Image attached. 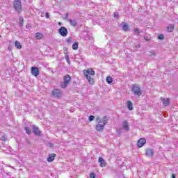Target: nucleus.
<instances>
[{
    "instance_id": "obj_23",
    "label": "nucleus",
    "mask_w": 178,
    "mask_h": 178,
    "mask_svg": "<svg viewBox=\"0 0 178 178\" xmlns=\"http://www.w3.org/2000/svg\"><path fill=\"white\" fill-rule=\"evenodd\" d=\"M24 130L27 134H31V129L28 127H25Z\"/></svg>"
},
{
    "instance_id": "obj_38",
    "label": "nucleus",
    "mask_w": 178,
    "mask_h": 178,
    "mask_svg": "<svg viewBox=\"0 0 178 178\" xmlns=\"http://www.w3.org/2000/svg\"><path fill=\"white\" fill-rule=\"evenodd\" d=\"M145 40H146V41H148V38H146Z\"/></svg>"
},
{
    "instance_id": "obj_2",
    "label": "nucleus",
    "mask_w": 178,
    "mask_h": 178,
    "mask_svg": "<svg viewBox=\"0 0 178 178\" xmlns=\"http://www.w3.org/2000/svg\"><path fill=\"white\" fill-rule=\"evenodd\" d=\"M83 74L86 79L88 81L90 84L94 85L95 81L92 76H95V71L92 70L91 68L83 70Z\"/></svg>"
},
{
    "instance_id": "obj_18",
    "label": "nucleus",
    "mask_w": 178,
    "mask_h": 178,
    "mask_svg": "<svg viewBox=\"0 0 178 178\" xmlns=\"http://www.w3.org/2000/svg\"><path fill=\"white\" fill-rule=\"evenodd\" d=\"M127 108L129 111H133V103L130 101L127 102Z\"/></svg>"
},
{
    "instance_id": "obj_30",
    "label": "nucleus",
    "mask_w": 178,
    "mask_h": 178,
    "mask_svg": "<svg viewBox=\"0 0 178 178\" xmlns=\"http://www.w3.org/2000/svg\"><path fill=\"white\" fill-rule=\"evenodd\" d=\"M90 178H95V173L91 172V173L90 174Z\"/></svg>"
},
{
    "instance_id": "obj_24",
    "label": "nucleus",
    "mask_w": 178,
    "mask_h": 178,
    "mask_svg": "<svg viewBox=\"0 0 178 178\" xmlns=\"http://www.w3.org/2000/svg\"><path fill=\"white\" fill-rule=\"evenodd\" d=\"M79 49V43H74L72 44V49H74L75 51Z\"/></svg>"
},
{
    "instance_id": "obj_7",
    "label": "nucleus",
    "mask_w": 178,
    "mask_h": 178,
    "mask_svg": "<svg viewBox=\"0 0 178 178\" xmlns=\"http://www.w3.org/2000/svg\"><path fill=\"white\" fill-rule=\"evenodd\" d=\"M52 95H53V97H55L56 98H59L62 95V92H60V90H59V89H54L52 91Z\"/></svg>"
},
{
    "instance_id": "obj_14",
    "label": "nucleus",
    "mask_w": 178,
    "mask_h": 178,
    "mask_svg": "<svg viewBox=\"0 0 178 178\" xmlns=\"http://www.w3.org/2000/svg\"><path fill=\"white\" fill-rule=\"evenodd\" d=\"M55 156H56V154H49V157L47 158V162H52L55 159Z\"/></svg>"
},
{
    "instance_id": "obj_10",
    "label": "nucleus",
    "mask_w": 178,
    "mask_h": 178,
    "mask_svg": "<svg viewBox=\"0 0 178 178\" xmlns=\"http://www.w3.org/2000/svg\"><path fill=\"white\" fill-rule=\"evenodd\" d=\"M146 156H149V158H152L154 156V150L152 149H146Z\"/></svg>"
},
{
    "instance_id": "obj_32",
    "label": "nucleus",
    "mask_w": 178,
    "mask_h": 178,
    "mask_svg": "<svg viewBox=\"0 0 178 178\" xmlns=\"http://www.w3.org/2000/svg\"><path fill=\"white\" fill-rule=\"evenodd\" d=\"M134 33H135L136 34H138V33H140V31H138V29L135 28V29H134Z\"/></svg>"
},
{
    "instance_id": "obj_39",
    "label": "nucleus",
    "mask_w": 178,
    "mask_h": 178,
    "mask_svg": "<svg viewBox=\"0 0 178 178\" xmlns=\"http://www.w3.org/2000/svg\"><path fill=\"white\" fill-rule=\"evenodd\" d=\"M145 40H146V41H148V38H146Z\"/></svg>"
},
{
    "instance_id": "obj_33",
    "label": "nucleus",
    "mask_w": 178,
    "mask_h": 178,
    "mask_svg": "<svg viewBox=\"0 0 178 178\" xmlns=\"http://www.w3.org/2000/svg\"><path fill=\"white\" fill-rule=\"evenodd\" d=\"M67 44H70V42H72V38H69L68 39H67Z\"/></svg>"
},
{
    "instance_id": "obj_31",
    "label": "nucleus",
    "mask_w": 178,
    "mask_h": 178,
    "mask_svg": "<svg viewBox=\"0 0 178 178\" xmlns=\"http://www.w3.org/2000/svg\"><path fill=\"white\" fill-rule=\"evenodd\" d=\"M114 17H115L116 19L119 18V13H118L117 12L114 13Z\"/></svg>"
},
{
    "instance_id": "obj_22",
    "label": "nucleus",
    "mask_w": 178,
    "mask_h": 178,
    "mask_svg": "<svg viewBox=\"0 0 178 178\" xmlns=\"http://www.w3.org/2000/svg\"><path fill=\"white\" fill-rule=\"evenodd\" d=\"M15 47L17 49H22V44H20V42L17 40L15 42Z\"/></svg>"
},
{
    "instance_id": "obj_25",
    "label": "nucleus",
    "mask_w": 178,
    "mask_h": 178,
    "mask_svg": "<svg viewBox=\"0 0 178 178\" xmlns=\"http://www.w3.org/2000/svg\"><path fill=\"white\" fill-rule=\"evenodd\" d=\"M0 140L1 141H6L8 140V137L5 135L2 136L0 137Z\"/></svg>"
},
{
    "instance_id": "obj_13",
    "label": "nucleus",
    "mask_w": 178,
    "mask_h": 178,
    "mask_svg": "<svg viewBox=\"0 0 178 178\" xmlns=\"http://www.w3.org/2000/svg\"><path fill=\"white\" fill-rule=\"evenodd\" d=\"M161 99L163 105H165V106H168V105H169V104L170 103V101L168 98L165 99V98L161 97Z\"/></svg>"
},
{
    "instance_id": "obj_26",
    "label": "nucleus",
    "mask_w": 178,
    "mask_h": 178,
    "mask_svg": "<svg viewBox=\"0 0 178 178\" xmlns=\"http://www.w3.org/2000/svg\"><path fill=\"white\" fill-rule=\"evenodd\" d=\"M149 56H156V53L155 52V51H149Z\"/></svg>"
},
{
    "instance_id": "obj_35",
    "label": "nucleus",
    "mask_w": 178,
    "mask_h": 178,
    "mask_svg": "<svg viewBox=\"0 0 178 178\" xmlns=\"http://www.w3.org/2000/svg\"><path fill=\"white\" fill-rule=\"evenodd\" d=\"M67 17H69V13H67L65 15V19L68 20L69 19Z\"/></svg>"
},
{
    "instance_id": "obj_37",
    "label": "nucleus",
    "mask_w": 178,
    "mask_h": 178,
    "mask_svg": "<svg viewBox=\"0 0 178 178\" xmlns=\"http://www.w3.org/2000/svg\"><path fill=\"white\" fill-rule=\"evenodd\" d=\"M19 24H20V26H22L23 24L22 22H19Z\"/></svg>"
},
{
    "instance_id": "obj_1",
    "label": "nucleus",
    "mask_w": 178,
    "mask_h": 178,
    "mask_svg": "<svg viewBox=\"0 0 178 178\" xmlns=\"http://www.w3.org/2000/svg\"><path fill=\"white\" fill-rule=\"evenodd\" d=\"M96 130L97 131H99V133H102L104 131V129H105V124L108 123V117L104 116L102 120H101V117L97 115L96 117Z\"/></svg>"
},
{
    "instance_id": "obj_36",
    "label": "nucleus",
    "mask_w": 178,
    "mask_h": 178,
    "mask_svg": "<svg viewBox=\"0 0 178 178\" xmlns=\"http://www.w3.org/2000/svg\"><path fill=\"white\" fill-rule=\"evenodd\" d=\"M172 178H176V175L172 174Z\"/></svg>"
},
{
    "instance_id": "obj_5",
    "label": "nucleus",
    "mask_w": 178,
    "mask_h": 178,
    "mask_svg": "<svg viewBox=\"0 0 178 178\" xmlns=\"http://www.w3.org/2000/svg\"><path fill=\"white\" fill-rule=\"evenodd\" d=\"M59 34L62 35V37H66L69 31H67V29L65 26H61L58 30Z\"/></svg>"
},
{
    "instance_id": "obj_34",
    "label": "nucleus",
    "mask_w": 178,
    "mask_h": 178,
    "mask_svg": "<svg viewBox=\"0 0 178 178\" xmlns=\"http://www.w3.org/2000/svg\"><path fill=\"white\" fill-rule=\"evenodd\" d=\"M45 16L47 19H49V13H46Z\"/></svg>"
},
{
    "instance_id": "obj_11",
    "label": "nucleus",
    "mask_w": 178,
    "mask_h": 178,
    "mask_svg": "<svg viewBox=\"0 0 178 178\" xmlns=\"http://www.w3.org/2000/svg\"><path fill=\"white\" fill-rule=\"evenodd\" d=\"M145 143H147L145 138H140L138 142V148H141V147H143Z\"/></svg>"
},
{
    "instance_id": "obj_21",
    "label": "nucleus",
    "mask_w": 178,
    "mask_h": 178,
    "mask_svg": "<svg viewBox=\"0 0 178 178\" xmlns=\"http://www.w3.org/2000/svg\"><path fill=\"white\" fill-rule=\"evenodd\" d=\"M167 30H168V31H169V33H172V31H173L175 30V26H173L172 24L168 26L167 27Z\"/></svg>"
},
{
    "instance_id": "obj_8",
    "label": "nucleus",
    "mask_w": 178,
    "mask_h": 178,
    "mask_svg": "<svg viewBox=\"0 0 178 178\" xmlns=\"http://www.w3.org/2000/svg\"><path fill=\"white\" fill-rule=\"evenodd\" d=\"M31 74L33 76H35V77H37L40 74V70H38V67H31Z\"/></svg>"
},
{
    "instance_id": "obj_28",
    "label": "nucleus",
    "mask_w": 178,
    "mask_h": 178,
    "mask_svg": "<svg viewBox=\"0 0 178 178\" xmlns=\"http://www.w3.org/2000/svg\"><path fill=\"white\" fill-rule=\"evenodd\" d=\"M94 119H95V117L94 115H90L89 116V122H92V120H94Z\"/></svg>"
},
{
    "instance_id": "obj_15",
    "label": "nucleus",
    "mask_w": 178,
    "mask_h": 178,
    "mask_svg": "<svg viewBox=\"0 0 178 178\" xmlns=\"http://www.w3.org/2000/svg\"><path fill=\"white\" fill-rule=\"evenodd\" d=\"M98 161L102 168H104L106 165V163H105V161H104V159L102 157H99Z\"/></svg>"
},
{
    "instance_id": "obj_17",
    "label": "nucleus",
    "mask_w": 178,
    "mask_h": 178,
    "mask_svg": "<svg viewBox=\"0 0 178 178\" xmlns=\"http://www.w3.org/2000/svg\"><path fill=\"white\" fill-rule=\"evenodd\" d=\"M67 20L70 22L71 26H73L74 27L77 26V21H76V19H68Z\"/></svg>"
},
{
    "instance_id": "obj_6",
    "label": "nucleus",
    "mask_w": 178,
    "mask_h": 178,
    "mask_svg": "<svg viewBox=\"0 0 178 178\" xmlns=\"http://www.w3.org/2000/svg\"><path fill=\"white\" fill-rule=\"evenodd\" d=\"M132 91L135 95H138V97H140L143 93L141 92V90L138 86H134L132 88Z\"/></svg>"
},
{
    "instance_id": "obj_19",
    "label": "nucleus",
    "mask_w": 178,
    "mask_h": 178,
    "mask_svg": "<svg viewBox=\"0 0 178 178\" xmlns=\"http://www.w3.org/2000/svg\"><path fill=\"white\" fill-rule=\"evenodd\" d=\"M35 37L37 40H41V38L44 37V34H42V33L38 32L36 33Z\"/></svg>"
},
{
    "instance_id": "obj_4",
    "label": "nucleus",
    "mask_w": 178,
    "mask_h": 178,
    "mask_svg": "<svg viewBox=\"0 0 178 178\" xmlns=\"http://www.w3.org/2000/svg\"><path fill=\"white\" fill-rule=\"evenodd\" d=\"M64 82L61 83L60 87L61 88H66L67 86L70 83L72 80V77L70 76L69 74H66L63 78Z\"/></svg>"
},
{
    "instance_id": "obj_20",
    "label": "nucleus",
    "mask_w": 178,
    "mask_h": 178,
    "mask_svg": "<svg viewBox=\"0 0 178 178\" xmlns=\"http://www.w3.org/2000/svg\"><path fill=\"white\" fill-rule=\"evenodd\" d=\"M106 83H108V84H112V83L113 82V79H112V76H107L106 79Z\"/></svg>"
},
{
    "instance_id": "obj_3",
    "label": "nucleus",
    "mask_w": 178,
    "mask_h": 178,
    "mask_svg": "<svg viewBox=\"0 0 178 178\" xmlns=\"http://www.w3.org/2000/svg\"><path fill=\"white\" fill-rule=\"evenodd\" d=\"M13 8L17 13H22V1L20 0H14Z\"/></svg>"
},
{
    "instance_id": "obj_29",
    "label": "nucleus",
    "mask_w": 178,
    "mask_h": 178,
    "mask_svg": "<svg viewBox=\"0 0 178 178\" xmlns=\"http://www.w3.org/2000/svg\"><path fill=\"white\" fill-rule=\"evenodd\" d=\"M164 38H165V36L163 35V34H161L158 36L159 40H163Z\"/></svg>"
},
{
    "instance_id": "obj_12",
    "label": "nucleus",
    "mask_w": 178,
    "mask_h": 178,
    "mask_svg": "<svg viewBox=\"0 0 178 178\" xmlns=\"http://www.w3.org/2000/svg\"><path fill=\"white\" fill-rule=\"evenodd\" d=\"M122 129H124V130L126 131H129V130H130L129 128V122L127 121H124L122 122Z\"/></svg>"
},
{
    "instance_id": "obj_27",
    "label": "nucleus",
    "mask_w": 178,
    "mask_h": 178,
    "mask_svg": "<svg viewBox=\"0 0 178 178\" xmlns=\"http://www.w3.org/2000/svg\"><path fill=\"white\" fill-rule=\"evenodd\" d=\"M65 60L68 65H70V60H69V55H65Z\"/></svg>"
},
{
    "instance_id": "obj_9",
    "label": "nucleus",
    "mask_w": 178,
    "mask_h": 178,
    "mask_svg": "<svg viewBox=\"0 0 178 178\" xmlns=\"http://www.w3.org/2000/svg\"><path fill=\"white\" fill-rule=\"evenodd\" d=\"M33 131L34 134H35V136H42V132L41 131H40V129H38V127H35L33 125Z\"/></svg>"
},
{
    "instance_id": "obj_16",
    "label": "nucleus",
    "mask_w": 178,
    "mask_h": 178,
    "mask_svg": "<svg viewBox=\"0 0 178 178\" xmlns=\"http://www.w3.org/2000/svg\"><path fill=\"white\" fill-rule=\"evenodd\" d=\"M121 25L122 26L123 31H129V25L125 22H122Z\"/></svg>"
}]
</instances>
